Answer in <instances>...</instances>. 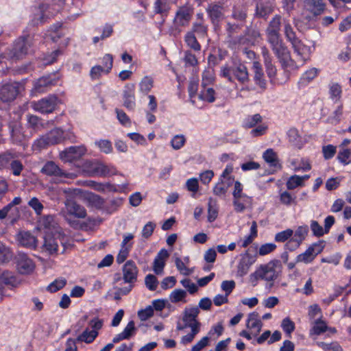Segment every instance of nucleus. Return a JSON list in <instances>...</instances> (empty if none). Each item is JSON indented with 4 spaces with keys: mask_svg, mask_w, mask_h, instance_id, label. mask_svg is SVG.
I'll list each match as a JSON object with an SVG mask.
<instances>
[{
    "mask_svg": "<svg viewBox=\"0 0 351 351\" xmlns=\"http://www.w3.org/2000/svg\"><path fill=\"white\" fill-rule=\"evenodd\" d=\"M199 312L197 306L185 308L181 317L178 320L176 324L177 330H184L186 328L191 329L189 333L182 337L180 339L181 344L187 345L191 343L199 332L201 323L197 320Z\"/></svg>",
    "mask_w": 351,
    "mask_h": 351,
    "instance_id": "obj_1",
    "label": "nucleus"
},
{
    "mask_svg": "<svg viewBox=\"0 0 351 351\" xmlns=\"http://www.w3.org/2000/svg\"><path fill=\"white\" fill-rule=\"evenodd\" d=\"M220 75L225 77L230 82H234L235 80L243 86L241 91H249L251 89L247 86L250 82V75L247 66L243 64H239L232 66L228 64L221 67Z\"/></svg>",
    "mask_w": 351,
    "mask_h": 351,
    "instance_id": "obj_2",
    "label": "nucleus"
},
{
    "mask_svg": "<svg viewBox=\"0 0 351 351\" xmlns=\"http://www.w3.org/2000/svg\"><path fill=\"white\" fill-rule=\"evenodd\" d=\"M86 215V209L77 204L75 201L67 200L65 204L64 217L70 226L74 229L88 230L86 223H81L80 218H84Z\"/></svg>",
    "mask_w": 351,
    "mask_h": 351,
    "instance_id": "obj_3",
    "label": "nucleus"
},
{
    "mask_svg": "<svg viewBox=\"0 0 351 351\" xmlns=\"http://www.w3.org/2000/svg\"><path fill=\"white\" fill-rule=\"evenodd\" d=\"M87 152L84 145L71 146L60 152V158L64 162L73 164L84 172L88 171V160L83 157Z\"/></svg>",
    "mask_w": 351,
    "mask_h": 351,
    "instance_id": "obj_4",
    "label": "nucleus"
},
{
    "mask_svg": "<svg viewBox=\"0 0 351 351\" xmlns=\"http://www.w3.org/2000/svg\"><path fill=\"white\" fill-rule=\"evenodd\" d=\"M282 271V265L278 260H272L265 265H261L250 276V280L255 285L258 280L274 282Z\"/></svg>",
    "mask_w": 351,
    "mask_h": 351,
    "instance_id": "obj_5",
    "label": "nucleus"
},
{
    "mask_svg": "<svg viewBox=\"0 0 351 351\" xmlns=\"http://www.w3.org/2000/svg\"><path fill=\"white\" fill-rule=\"evenodd\" d=\"M193 9L189 5L180 6L176 12L173 21V27L171 29V34L177 36L182 32V28L187 26L193 16Z\"/></svg>",
    "mask_w": 351,
    "mask_h": 351,
    "instance_id": "obj_6",
    "label": "nucleus"
},
{
    "mask_svg": "<svg viewBox=\"0 0 351 351\" xmlns=\"http://www.w3.org/2000/svg\"><path fill=\"white\" fill-rule=\"evenodd\" d=\"M114 175H122L111 164H106L99 159L89 160V176L106 178Z\"/></svg>",
    "mask_w": 351,
    "mask_h": 351,
    "instance_id": "obj_7",
    "label": "nucleus"
},
{
    "mask_svg": "<svg viewBox=\"0 0 351 351\" xmlns=\"http://www.w3.org/2000/svg\"><path fill=\"white\" fill-rule=\"evenodd\" d=\"M32 46V42L29 35L22 36L17 38L10 51V57L12 59H23L29 51Z\"/></svg>",
    "mask_w": 351,
    "mask_h": 351,
    "instance_id": "obj_8",
    "label": "nucleus"
},
{
    "mask_svg": "<svg viewBox=\"0 0 351 351\" xmlns=\"http://www.w3.org/2000/svg\"><path fill=\"white\" fill-rule=\"evenodd\" d=\"M44 243L43 247L46 251H47L50 254H53L57 253L58 252V242L57 239H58L64 247L62 253L66 249L65 245V240L67 239V237L62 234L60 231H56L55 233L52 232H47L44 236Z\"/></svg>",
    "mask_w": 351,
    "mask_h": 351,
    "instance_id": "obj_9",
    "label": "nucleus"
},
{
    "mask_svg": "<svg viewBox=\"0 0 351 351\" xmlns=\"http://www.w3.org/2000/svg\"><path fill=\"white\" fill-rule=\"evenodd\" d=\"M325 9L323 0H304L302 16L308 21L320 15Z\"/></svg>",
    "mask_w": 351,
    "mask_h": 351,
    "instance_id": "obj_10",
    "label": "nucleus"
},
{
    "mask_svg": "<svg viewBox=\"0 0 351 351\" xmlns=\"http://www.w3.org/2000/svg\"><path fill=\"white\" fill-rule=\"evenodd\" d=\"M40 172L47 176L53 178L56 182H62L63 178H69V173L65 172L52 160L46 162L42 167Z\"/></svg>",
    "mask_w": 351,
    "mask_h": 351,
    "instance_id": "obj_11",
    "label": "nucleus"
},
{
    "mask_svg": "<svg viewBox=\"0 0 351 351\" xmlns=\"http://www.w3.org/2000/svg\"><path fill=\"white\" fill-rule=\"evenodd\" d=\"M58 97L55 95H49L37 101H33L32 106L33 109L42 114H49L53 112L57 106Z\"/></svg>",
    "mask_w": 351,
    "mask_h": 351,
    "instance_id": "obj_12",
    "label": "nucleus"
},
{
    "mask_svg": "<svg viewBox=\"0 0 351 351\" xmlns=\"http://www.w3.org/2000/svg\"><path fill=\"white\" fill-rule=\"evenodd\" d=\"M19 93V83L14 82L0 87V101L3 103L13 101Z\"/></svg>",
    "mask_w": 351,
    "mask_h": 351,
    "instance_id": "obj_13",
    "label": "nucleus"
},
{
    "mask_svg": "<svg viewBox=\"0 0 351 351\" xmlns=\"http://www.w3.org/2000/svg\"><path fill=\"white\" fill-rule=\"evenodd\" d=\"M256 255L250 254L246 251L244 254H241V258L237 265V276L243 277L245 276L250 267L256 262Z\"/></svg>",
    "mask_w": 351,
    "mask_h": 351,
    "instance_id": "obj_14",
    "label": "nucleus"
},
{
    "mask_svg": "<svg viewBox=\"0 0 351 351\" xmlns=\"http://www.w3.org/2000/svg\"><path fill=\"white\" fill-rule=\"evenodd\" d=\"M58 79L55 74L43 75L34 82V90L37 93H45L57 84Z\"/></svg>",
    "mask_w": 351,
    "mask_h": 351,
    "instance_id": "obj_15",
    "label": "nucleus"
},
{
    "mask_svg": "<svg viewBox=\"0 0 351 351\" xmlns=\"http://www.w3.org/2000/svg\"><path fill=\"white\" fill-rule=\"evenodd\" d=\"M8 129L12 143L15 145H22L25 141V136L21 123L18 120L10 121Z\"/></svg>",
    "mask_w": 351,
    "mask_h": 351,
    "instance_id": "obj_16",
    "label": "nucleus"
},
{
    "mask_svg": "<svg viewBox=\"0 0 351 351\" xmlns=\"http://www.w3.org/2000/svg\"><path fill=\"white\" fill-rule=\"evenodd\" d=\"M267 41L270 45L271 50L279 61L281 60L285 61L287 59L289 51L284 44L281 37L267 40Z\"/></svg>",
    "mask_w": 351,
    "mask_h": 351,
    "instance_id": "obj_17",
    "label": "nucleus"
},
{
    "mask_svg": "<svg viewBox=\"0 0 351 351\" xmlns=\"http://www.w3.org/2000/svg\"><path fill=\"white\" fill-rule=\"evenodd\" d=\"M16 267L21 274H29L32 273L35 265L33 261L26 254L19 253L16 258Z\"/></svg>",
    "mask_w": 351,
    "mask_h": 351,
    "instance_id": "obj_18",
    "label": "nucleus"
},
{
    "mask_svg": "<svg viewBox=\"0 0 351 351\" xmlns=\"http://www.w3.org/2000/svg\"><path fill=\"white\" fill-rule=\"evenodd\" d=\"M282 16L279 14L275 15L271 21L265 29L266 39H273L280 38V27H281Z\"/></svg>",
    "mask_w": 351,
    "mask_h": 351,
    "instance_id": "obj_19",
    "label": "nucleus"
},
{
    "mask_svg": "<svg viewBox=\"0 0 351 351\" xmlns=\"http://www.w3.org/2000/svg\"><path fill=\"white\" fill-rule=\"evenodd\" d=\"M322 250L323 246L320 243H313L308 247L304 252L299 254L297 256L296 261L297 262H302L304 263H311L315 256L321 253Z\"/></svg>",
    "mask_w": 351,
    "mask_h": 351,
    "instance_id": "obj_20",
    "label": "nucleus"
},
{
    "mask_svg": "<svg viewBox=\"0 0 351 351\" xmlns=\"http://www.w3.org/2000/svg\"><path fill=\"white\" fill-rule=\"evenodd\" d=\"M123 276L125 283L134 284L137 280L138 269L133 261H128L123 267Z\"/></svg>",
    "mask_w": 351,
    "mask_h": 351,
    "instance_id": "obj_21",
    "label": "nucleus"
},
{
    "mask_svg": "<svg viewBox=\"0 0 351 351\" xmlns=\"http://www.w3.org/2000/svg\"><path fill=\"white\" fill-rule=\"evenodd\" d=\"M87 315L82 317L73 326V330L77 337V341L88 343V322Z\"/></svg>",
    "mask_w": 351,
    "mask_h": 351,
    "instance_id": "obj_22",
    "label": "nucleus"
},
{
    "mask_svg": "<svg viewBox=\"0 0 351 351\" xmlns=\"http://www.w3.org/2000/svg\"><path fill=\"white\" fill-rule=\"evenodd\" d=\"M134 84H128L124 87L123 91V106L128 110L132 111L136 107Z\"/></svg>",
    "mask_w": 351,
    "mask_h": 351,
    "instance_id": "obj_23",
    "label": "nucleus"
},
{
    "mask_svg": "<svg viewBox=\"0 0 351 351\" xmlns=\"http://www.w3.org/2000/svg\"><path fill=\"white\" fill-rule=\"evenodd\" d=\"M223 4L219 2L210 3L206 8V12L213 24L218 23L223 19Z\"/></svg>",
    "mask_w": 351,
    "mask_h": 351,
    "instance_id": "obj_24",
    "label": "nucleus"
},
{
    "mask_svg": "<svg viewBox=\"0 0 351 351\" xmlns=\"http://www.w3.org/2000/svg\"><path fill=\"white\" fill-rule=\"evenodd\" d=\"M274 4L267 0H258L256 4L255 16L266 19L274 12Z\"/></svg>",
    "mask_w": 351,
    "mask_h": 351,
    "instance_id": "obj_25",
    "label": "nucleus"
},
{
    "mask_svg": "<svg viewBox=\"0 0 351 351\" xmlns=\"http://www.w3.org/2000/svg\"><path fill=\"white\" fill-rule=\"evenodd\" d=\"M169 254L165 249H162L157 254L154 260L153 270L157 275L161 274L165 266V260L169 257Z\"/></svg>",
    "mask_w": 351,
    "mask_h": 351,
    "instance_id": "obj_26",
    "label": "nucleus"
},
{
    "mask_svg": "<svg viewBox=\"0 0 351 351\" xmlns=\"http://www.w3.org/2000/svg\"><path fill=\"white\" fill-rule=\"evenodd\" d=\"M252 69L254 71V80L256 85L261 88L265 90L267 86V82L264 77V73L260 62L254 61L253 62Z\"/></svg>",
    "mask_w": 351,
    "mask_h": 351,
    "instance_id": "obj_27",
    "label": "nucleus"
},
{
    "mask_svg": "<svg viewBox=\"0 0 351 351\" xmlns=\"http://www.w3.org/2000/svg\"><path fill=\"white\" fill-rule=\"evenodd\" d=\"M292 46L302 63L309 58L311 49L308 46L304 45L299 39L292 43Z\"/></svg>",
    "mask_w": 351,
    "mask_h": 351,
    "instance_id": "obj_28",
    "label": "nucleus"
},
{
    "mask_svg": "<svg viewBox=\"0 0 351 351\" xmlns=\"http://www.w3.org/2000/svg\"><path fill=\"white\" fill-rule=\"evenodd\" d=\"M233 181L234 179L232 178H228V181L219 179V182L213 187V194L218 197L225 196Z\"/></svg>",
    "mask_w": 351,
    "mask_h": 351,
    "instance_id": "obj_29",
    "label": "nucleus"
},
{
    "mask_svg": "<svg viewBox=\"0 0 351 351\" xmlns=\"http://www.w3.org/2000/svg\"><path fill=\"white\" fill-rule=\"evenodd\" d=\"M19 242L21 245L30 249L36 247L37 240L29 232H23L19 234Z\"/></svg>",
    "mask_w": 351,
    "mask_h": 351,
    "instance_id": "obj_30",
    "label": "nucleus"
},
{
    "mask_svg": "<svg viewBox=\"0 0 351 351\" xmlns=\"http://www.w3.org/2000/svg\"><path fill=\"white\" fill-rule=\"evenodd\" d=\"M246 325L248 328L256 329L254 335H257L261 332L263 326V322L259 319L258 313L256 312L250 313Z\"/></svg>",
    "mask_w": 351,
    "mask_h": 351,
    "instance_id": "obj_31",
    "label": "nucleus"
},
{
    "mask_svg": "<svg viewBox=\"0 0 351 351\" xmlns=\"http://www.w3.org/2000/svg\"><path fill=\"white\" fill-rule=\"evenodd\" d=\"M319 73V70L317 68H311L305 71L301 76L298 84L300 87L306 86L316 78Z\"/></svg>",
    "mask_w": 351,
    "mask_h": 351,
    "instance_id": "obj_32",
    "label": "nucleus"
},
{
    "mask_svg": "<svg viewBox=\"0 0 351 351\" xmlns=\"http://www.w3.org/2000/svg\"><path fill=\"white\" fill-rule=\"evenodd\" d=\"M263 158L271 167H274L275 169H281L277 154L272 149H267L263 153Z\"/></svg>",
    "mask_w": 351,
    "mask_h": 351,
    "instance_id": "obj_33",
    "label": "nucleus"
},
{
    "mask_svg": "<svg viewBox=\"0 0 351 351\" xmlns=\"http://www.w3.org/2000/svg\"><path fill=\"white\" fill-rule=\"evenodd\" d=\"M46 135L51 145H56L64 142V130L61 128H53L47 133Z\"/></svg>",
    "mask_w": 351,
    "mask_h": 351,
    "instance_id": "obj_34",
    "label": "nucleus"
},
{
    "mask_svg": "<svg viewBox=\"0 0 351 351\" xmlns=\"http://www.w3.org/2000/svg\"><path fill=\"white\" fill-rule=\"evenodd\" d=\"M89 188H91L99 192H104L106 189L110 192H117L116 186L110 182H97L93 180H89Z\"/></svg>",
    "mask_w": 351,
    "mask_h": 351,
    "instance_id": "obj_35",
    "label": "nucleus"
},
{
    "mask_svg": "<svg viewBox=\"0 0 351 351\" xmlns=\"http://www.w3.org/2000/svg\"><path fill=\"white\" fill-rule=\"evenodd\" d=\"M104 322L99 318H94L89 322L91 330H89V343H92L98 336L99 330L102 328Z\"/></svg>",
    "mask_w": 351,
    "mask_h": 351,
    "instance_id": "obj_36",
    "label": "nucleus"
},
{
    "mask_svg": "<svg viewBox=\"0 0 351 351\" xmlns=\"http://www.w3.org/2000/svg\"><path fill=\"white\" fill-rule=\"evenodd\" d=\"M23 169L24 165H23L22 162L18 159V155L16 153L13 157V159H12L7 170H10L14 176H19Z\"/></svg>",
    "mask_w": 351,
    "mask_h": 351,
    "instance_id": "obj_37",
    "label": "nucleus"
},
{
    "mask_svg": "<svg viewBox=\"0 0 351 351\" xmlns=\"http://www.w3.org/2000/svg\"><path fill=\"white\" fill-rule=\"evenodd\" d=\"M41 225L45 229V234L47 232H52L55 233L56 231L58 230V227H57V224L54 221V218L51 215H47L43 218Z\"/></svg>",
    "mask_w": 351,
    "mask_h": 351,
    "instance_id": "obj_38",
    "label": "nucleus"
},
{
    "mask_svg": "<svg viewBox=\"0 0 351 351\" xmlns=\"http://www.w3.org/2000/svg\"><path fill=\"white\" fill-rule=\"evenodd\" d=\"M189 32H193V34H197L199 38H205L208 34V27L205 25L202 21H196L193 23L192 29Z\"/></svg>",
    "mask_w": 351,
    "mask_h": 351,
    "instance_id": "obj_39",
    "label": "nucleus"
},
{
    "mask_svg": "<svg viewBox=\"0 0 351 351\" xmlns=\"http://www.w3.org/2000/svg\"><path fill=\"white\" fill-rule=\"evenodd\" d=\"M231 16L233 19L236 20L239 24H242V25L244 26L247 19L246 9L245 8L234 7Z\"/></svg>",
    "mask_w": 351,
    "mask_h": 351,
    "instance_id": "obj_40",
    "label": "nucleus"
},
{
    "mask_svg": "<svg viewBox=\"0 0 351 351\" xmlns=\"http://www.w3.org/2000/svg\"><path fill=\"white\" fill-rule=\"evenodd\" d=\"M0 281L2 284L12 287H16L18 284L16 276L8 271H5L1 274Z\"/></svg>",
    "mask_w": 351,
    "mask_h": 351,
    "instance_id": "obj_41",
    "label": "nucleus"
},
{
    "mask_svg": "<svg viewBox=\"0 0 351 351\" xmlns=\"http://www.w3.org/2000/svg\"><path fill=\"white\" fill-rule=\"evenodd\" d=\"M218 215V207L217 200L210 197L208 204V221L209 222L214 221Z\"/></svg>",
    "mask_w": 351,
    "mask_h": 351,
    "instance_id": "obj_42",
    "label": "nucleus"
},
{
    "mask_svg": "<svg viewBox=\"0 0 351 351\" xmlns=\"http://www.w3.org/2000/svg\"><path fill=\"white\" fill-rule=\"evenodd\" d=\"M184 42L186 45L195 51H199L201 50V45L197 40L195 35L193 32H188L184 36Z\"/></svg>",
    "mask_w": 351,
    "mask_h": 351,
    "instance_id": "obj_43",
    "label": "nucleus"
},
{
    "mask_svg": "<svg viewBox=\"0 0 351 351\" xmlns=\"http://www.w3.org/2000/svg\"><path fill=\"white\" fill-rule=\"evenodd\" d=\"M16 152L6 151L0 154V170L8 169Z\"/></svg>",
    "mask_w": 351,
    "mask_h": 351,
    "instance_id": "obj_44",
    "label": "nucleus"
},
{
    "mask_svg": "<svg viewBox=\"0 0 351 351\" xmlns=\"http://www.w3.org/2000/svg\"><path fill=\"white\" fill-rule=\"evenodd\" d=\"M326 330H328L326 323L321 319H317L314 322V324L310 330V334L319 335Z\"/></svg>",
    "mask_w": 351,
    "mask_h": 351,
    "instance_id": "obj_45",
    "label": "nucleus"
},
{
    "mask_svg": "<svg viewBox=\"0 0 351 351\" xmlns=\"http://www.w3.org/2000/svg\"><path fill=\"white\" fill-rule=\"evenodd\" d=\"M262 121V117L259 114L247 116L243 122V127L245 128H252L258 123Z\"/></svg>",
    "mask_w": 351,
    "mask_h": 351,
    "instance_id": "obj_46",
    "label": "nucleus"
},
{
    "mask_svg": "<svg viewBox=\"0 0 351 351\" xmlns=\"http://www.w3.org/2000/svg\"><path fill=\"white\" fill-rule=\"evenodd\" d=\"M94 145L99 149V150L106 154H108L112 152V143L108 139H100L95 141Z\"/></svg>",
    "mask_w": 351,
    "mask_h": 351,
    "instance_id": "obj_47",
    "label": "nucleus"
},
{
    "mask_svg": "<svg viewBox=\"0 0 351 351\" xmlns=\"http://www.w3.org/2000/svg\"><path fill=\"white\" fill-rule=\"evenodd\" d=\"M229 47L232 49H236L240 45H245L247 43V38L245 36H232L226 40Z\"/></svg>",
    "mask_w": 351,
    "mask_h": 351,
    "instance_id": "obj_48",
    "label": "nucleus"
},
{
    "mask_svg": "<svg viewBox=\"0 0 351 351\" xmlns=\"http://www.w3.org/2000/svg\"><path fill=\"white\" fill-rule=\"evenodd\" d=\"M66 285V280L65 278H57L48 285L47 290L51 293H56L62 289Z\"/></svg>",
    "mask_w": 351,
    "mask_h": 351,
    "instance_id": "obj_49",
    "label": "nucleus"
},
{
    "mask_svg": "<svg viewBox=\"0 0 351 351\" xmlns=\"http://www.w3.org/2000/svg\"><path fill=\"white\" fill-rule=\"evenodd\" d=\"M198 97L199 99L212 103L215 101V90L212 88H206L199 94Z\"/></svg>",
    "mask_w": 351,
    "mask_h": 351,
    "instance_id": "obj_50",
    "label": "nucleus"
},
{
    "mask_svg": "<svg viewBox=\"0 0 351 351\" xmlns=\"http://www.w3.org/2000/svg\"><path fill=\"white\" fill-rule=\"evenodd\" d=\"M186 296V292L184 290L177 289L173 290L170 295H169V300L173 303H177L179 302L184 301L186 302L184 298Z\"/></svg>",
    "mask_w": 351,
    "mask_h": 351,
    "instance_id": "obj_51",
    "label": "nucleus"
},
{
    "mask_svg": "<svg viewBox=\"0 0 351 351\" xmlns=\"http://www.w3.org/2000/svg\"><path fill=\"white\" fill-rule=\"evenodd\" d=\"M12 258V252L5 245L0 243V263L9 262Z\"/></svg>",
    "mask_w": 351,
    "mask_h": 351,
    "instance_id": "obj_52",
    "label": "nucleus"
},
{
    "mask_svg": "<svg viewBox=\"0 0 351 351\" xmlns=\"http://www.w3.org/2000/svg\"><path fill=\"white\" fill-rule=\"evenodd\" d=\"M153 83L154 81L152 77H144L139 84L140 90L144 94H147L152 88Z\"/></svg>",
    "mask_w": 351,
    "mask_h": 351,
    "instance_id": "obj_53",
    "label": "nucleus"
},
{
    "mask_svg": "<svg viewBox=\"0 0 351 351\" xmlns=\"http://www.w3.org/2000/svg\"><path fill=\"white\" fill-rule=\"evenodd\" d=\"M154 8L156 13L167 14L170 8L167 0H156Z\"/></svg>",
    "mask_w": 351,
    "mask_h": 351,
    "instance_id": "obj_54",
    "label": "nucleus"
},
{
    "mask_svg": "<svg viewBox=\"0 0 351 351\" xmlns=\"http://www.w3.org/2000/svg\"><path fill=\"white\" fill-rule=\"evenodd\" d=\"M104 204V200L101 197L89 192V206H92L99 209L103 207Z\"/></svg>",
    "mask_w": 351,
    "mask_h": 351,
    "instance_id": "obj_55",
    "label": "nucleus"
},
{
    "mask_svg": "<svg viewBox=\"0 0 351 351\" xmlns=\"http://www.w3.org/2000/svg\"><path fill=\"white\" fill-rule=\"evenodd\" d=\"M308 227L307 226H299L295 231L293 238L302 243L308 234Z\"/></svg>",
    "mask_w": 351,
    "mask_h": 351,
    "instance_id": "obj_56",
    "label": "nucleus"
},
{
    "mask_svg": "<svg viewBox=\"0 0 351 351\" xmlns=\"http://www.w3.org/2000/svg\"><path fill=\"white\" fill-rule=\"evenodd\" d=\"M302 185V179L300 176L293 175L291 176L287 182L286 186L287 189L292 190L299 186Z\"/></svg>",
    "mask_w": 351,
    "mask_h": 351,
    "instance_id": "obj_57",
    "label": "nucleus"
},
{
    "mask_svg": "<svg viewBox=\"0 0 351 351\" xmlns=\"http://www.w3.org/2000/svg\"><path fill=\"white\" fill-rule=\"evenodd\" d=\"M186 138L184 135H176L171 141V145L175 150L181 149L185 144Z\"/></svg>",
    "mask_w": 351,
    "mask_h": 351,
    "instance_id": "obj_58",
    "label": "nucleus"
},
{
    "mask_svg": "<svg viewBox=\"0 0 351 351\" xmlns=\"http://www.w3.org/2000/svg\"><path fill=\"white\" fill-rule=\"evenodd\" d=\"M343 114V104H340L335 110L332 112V116L328 118L329 121L332 124H337L340 122Z\"/></svg>",
    "mask_w": 351,
    "mask_h": 351,
    "instance_id": "obj_59",
    "label": "nucleus"
},
{
    "mask_svg": "<svg viewBox=\"0 0 351 351\" xmlns=\"http://www.w3.org/2000/svg\"><path fill=\"white\" fill-rule=\"evenodd\" d=\"M115 112L117 114V118L121 125L124 126L131 125L130 119L123 110L115 108Z\"/></svg>",
    "mask_w": 351,
    "mask_h": 351,
    "instance_id": "obj_60",
    "label": "nucleus"
},
{
    "mask_svg": "<svg viewBox=\"0 0 351 351\" xmlns=\"http://www.w3.org/2000/svg\"><path fill=\"white\" fill-rule=\"evenodd\" d=\"M243 191V186L241 183L239 181H236L234 182V191L232 193V195L234 199H249L250 197L242 193Z\"/></svg>",
    "mask_w": 351,
    "mask_h": 351,
    "instance_id": "obj_61",
    "label": "nucleus"
},
{
    "mask_svg": "<svg viewBox=\"0 0 351 351\" xmlns=\"http://www.w3.org/2000/svg\"><path fill=\"white\" fill-rule=\"evenodd\" d=\"M318 346L324 351H343L341 347L337 342L330 343L319 342Z\"/></svg>",
    "mask_w": 351,
    "mask_h": 351,
    "instance_id": "obj_62",
    "label": "nucleus"
},
{
    "mask_svg": "<svg viewBox=\"0 0 351 351\" xmlns=\"http://www.w3.org/2000/svg\"><path fill=\"white\" fill-rule=\"evenodd\" d=\"M337 158L341 162L345 165L351 162V150L349 149H344L339 152Z\"/></svg>",
    "mask_w": 351,
    "mask_h": 351,
    "instance_id": "obj_63",
    "label": "nucleus"
},
{
    "mask_svg": "<svg viewBox=\"0 0 351 351\" xmlns=\"http://www.w3.org/2000/svg\"><path fill=\"white\" fill-rule=\"evenodd\" d=\"M210 342V337L208 336L202 337L191 348V351H201L208 346Z\"/></svg>",
    "mask_w": 351,
    "mask_h": 351,
    "instance_id": "obj_64",
    "label": "nucleus"
}]
</instances>
